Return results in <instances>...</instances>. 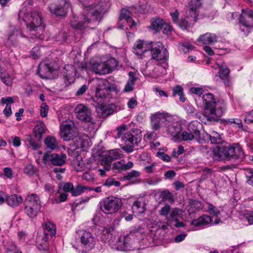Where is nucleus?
Returning <instances> with one entry per match:
<instances>
[{
	"mask_svg": "<svg viewBox=\"0 0 253 253\" xmlns=\"http://www.w3.org/2000/svg\"><path fill=\"white\" fill-rule=\"evenodd\" d=\"M169 212L170 215L167 217V222L169 226L176 227L184 226L183 223L178 220L180 212V210L178 209L174 208L171 211H170Z\"/></svg>",
	"mask_w": 253,
	"mask_h": 253,
	"instance_id": "obj_22",
	"label": "nucleus"
},
{
	"mask_svg": "<svg viewBox=\"0 0 253 253\" xmlns=\"http://www.w3.org/2000/svg\"><path fill=\"white\" fill-rule=\"evenodd\" d=\"M165 130L170 135L176 137L181 131V126L177 122H167L165 124Z\"/></svg>",
	"mask_w": 253,
	"mask_h": 253,
	"instance_id": "obj_25",
	"label": "nucleus"
},
{
	"mask_svg": "<svg viewBox=\"0 0 253 253\" xmlns=\"http://www.w3.org/2000/svg\"><path fill=\"white\" fill-rule=\"evenodd\" d=\"M225 123L226 124H235L238 126V127L241 128H243V125L242 124V120L238 118L233 119H227L224 120Z\"/></svg>",
	"mask_w": 253,
	"mask_h": 253,
	"instance_id": "obj_49",
	"label": "nucleus"
},
{
	"mask_svg": "<svg viewBox=\"0 0 253 253\" xmlns=\"http://www.w3.org/2000/svg\"><path fill=\"white\" fill-rule=\"evenodd\" d=\"M107 82L106 80L99 81L95 91L94 100L99 105L103 104L104 102L110 98L109 92L110 90L107 87Z\"/></svg>",
	"mask_w": 253,
	"mask_h": 253,
	"instance_id": "obj_13",
	"label": "nucleus"
},
{
	"mask_svg": "<svg viewBox=\"0 0 253 253\" xmlns=\"http://www.w3.org/2000/svg\"><path fill=\"white\" fill-rule=\"evenodd\" d=\"M211 142L213 144H218L222 141L220 135L216 131H212L209 134Z\"/></svg>",
	"mask_w": 253,
	"mask_h": 253,
	"instance_id": "obj_38",
	"label": "nucleus"
},
{
	"mask_svg": "<svg viewBox=\"0 0 253 253\" xmlns=\"http://www.w3.org/2000/svg\"><path fill=\"white\" fill-rule=\"evenodd\" d=\"M170 207L169 205L168 204H166L164 207L162 208L161 210L160 211V214L161 215L165 216L166 217V219L167 220V217L169 213L170 212Z\"/></svg>",
	"mask_w": 253,
	"mask_h": 253,
	"instance_id": "obj_56",
	"label": "nucleus"
},
{
	"mask_svg": "<svg viewBox=\"0 0 253 253\" xmlns=\"http://www.w3.org/2000/svg\"><path fill=\"white\" fill-rule=\"evenodd\" d=\"M19 37L25 38V37L19 28L11 26L7 39V43L10 45L14 44Z\"/></svg>",
	"mask_w": 253,
	"mask_h": 253,
	"instance_id": "obj_23",
	"label": "nucleus"
},
{
	"mask_svg": "<svg viewBox=\"0 0 253 253\" xmlns=\"http://www.w3.org/2000/svg\"><path fill=\"white\" fill-rule=\"evenodd\" d=\"M44 143L48 151H53L58 148V142L55 138L53 136H47L45 139Z\"/></svg>",
	"mask_w": 253,
	"mask_h": 253,
	"instance_id": "obj_34",
	"label": "nucleus"
},
{
	"mask_svg": "<svg viewBox=\"0 0 253 253\" xmlns=\"http://www.w3.org/2000/svg\"><path fill=\"white\" fill-rule=\"evenodd\" d=\"M90 141L89 139L86 136H83L81 145H80V149H83L84 151H86L90 145Z\"/></svg>",
	"mask_w": 253,
	"mask_h": 253,
	"instance_id": "obj_51",
	"label": "nucleus"
},
{
	"mask_svg": "<svg viewBox=\"0 0 253 253\" xmlns=\"http://www.w3.org/2000/svg\"><path fill=\"white\" fill-rule=\"evenodd\" d=\"M24 172L25 174L29 175H33L37 172V169L32 164H28L24 169Z\"/></svg>",
	"mask_w": 253,
	"mask_h": 253,
	"instance_id": "obj_47",
	"label": "nucleus"
},
{
	"mask_svg": "<svg viewBox=\"0 0 253 253\" xmlns=\"http://www.w3.org/2000/svg\"><path fill=\"white\" fill-rule=\"evenodd\" d=\"M169 117L168 113L164 112H157L151 115V126L153 130H159L161 126V123L166 124Z\"/></svg>",
	"mask_w": 253,
	"mask_h": 253,
	"instance_id": "obj_20",
	"label": "nucleus"
},
{
	"mask_svg": "<svg viewBox=\"0 0 253 253\" xmlns=\"http://www.w3.org/2000/svg\"><path fill=\"white\" fill-rule=\"evenodd\" d=\"M218 153L219 160H242L245 158L242 148L238 143L222 146L218 149Z\"/></svg>",
	"mask_w": 253,
	"mask_h": 253,
	"instance_id": "obj_4",
	"label": "nucleus"
},
{
	"mask_svg": "<svg viewBox=\"0 0 253 253\" xmlns=\"http://www.w3.org/2000/svg\"><path fill=\"white\" fill-rule=\"evenodd\" d=\"M22 197L16 194H13L8 197L6 199L7 204L12 207H15L19 206L23 202Z\"/></svg>",
	"mask_w": 253,
	"mask_h": 253,
	"instance_id": "obj_32",
	"label": "nucleus"
},
{
	"mask_svg": "<svg viewBox=\"0 0 253 253\" xmlns=\"http://www.w3.org/2000/svg\"><path fill=\"white\" fill-rule=\"evenodd\" d=\"M101 210L105 214H110L117 212L122 206V200L115 197L105 198L99 203Z\"/></svg>",
	"mask_w": 253,
	"mask_h": 253,
	"instance_id": "obj_8",
	"label": "nucleus"
},
{
	"mask_svg": "<svg viewBox=\"0 0 253 253\" xmlns=\"http://www.w3.org/2000/svg\"><path fill=\"white\" fill-rule=\"evenodd\" d=\"M229 69L228 68H220L218 72L220 78L222 80L225 86L230 85Z\"/></svg>",
	"mask_w": 253,
	"mask_h": 253,
	"instance_id": "obj_35",
	"label": "nucleus"
},
{
	"mask_svg": "<svg viewBox=\"0 0 253 253\" xmlns=\"http://www.w3.org/2000/svg\"><path fill=\"white\" fill-rule=\"evenodd\" d=\"M132 210L133 213L138 215L143 213L145 211V203L143 200H137L135 201L132 206Z\"/></svg>",
	"mask_w": 253,
	"mask_h": 253,
	"instance_id": "obj_31",
	"label": "nucleus"
},
{
	"mask_svg": "<svg viewBox=\"0 0 253 253\" xmlns=\"http://www.w3.org/2000/svg\"><path fill=\"white\" fill-rule=\"evenodd\" d=\"M194 23L195 22L192 21L190 19L187 20L186 19H181L176 24L183 30H188L191 28Z\"/></svg>",
	"mask_w": 253,
	"mask_h": 253,
	"instance_id": "obj_37",
	"label": "nucleus"
},
{
	"mask_svg": "<svg viewBox=\"0 0 253 253\" xmlns=\"http://www.w3.org/2000/svg\"><path fill=\"white\" fill-rule=\"evenodd\" d=\"M129 79L126 84L124 88V92H129L134 89L135 82L137 80V78L134 76L133 72L130 71L128 73Z\"/></svg>",
	"mask_w": 253,
	"mask_h": 253,
	"instance_id": "obj_30",
	"label": "nucleus"
},
{
	"mask_svg": "<svg viewBox=\"0 0 253 253\" xmlns=\"http://www.w3.org/2000/svg\"><path fill=\"white\" fill-rule=\"evenodd\" d=\"M122 155L121 151L119 149L110 150L104 154L100 161V164L106 170H110L113 160L119 159Z\"/></svg>",
	"mask_w": 253,
	"mask_h": 253,
	"instance_id": "obj_17",
	"label": "nucleus"
},
{
	"mask_svg": "<svg viewBox=\"0 0 253 253\" xmlns=\"http://www.w3.org/2000/svg\"><path fill=\"white\" fill-rule=\"evenodd\" d=\"M0 79L7 86H11L12 84L13 79L10 75L6 72H4L3 75H1Z\"/></svg>",
	"mask_w": 253,
	"mask_h": 253,
	"instance_id": "obj_43",
	"label": "nucleus"
},
{
	"mask_svg": "<svg viewBox=\"0 0 253 253\" xmlns=\"http://www.w3.org/2000/svg\"><path fill=\"white\" fill-rule=\"evenodd\" d=\"M203 208V204L199 201H195L193 202L191 205L190 208L192 209V211L194 212L198 211Z\"/></svg>",
	"mask_w": 253,
	"mask_h": 253,
	"instance_id": "obj_54",
	"label": "nucleus"
},
{
	"mask_svg": "<svg viewBox=\"0 0 253 253\" xmlns=\"http://www.w3.org/2000/svg\"><path fill=\"white\" fill-rule=\"evenodd\" d=\"M118 65L114 58L110 59L105 62H95L91 65V71L98 75H106L112 72Z\"/></svg>",
	"mask_w": 253,
	"mask_h": 253,
	"instance_id": "obj_10",
	"label": "nucleus"
},
{
	"mask_svg": "<svg viewBox=\"0 0 253 253\" xmlns=\"http://www.w3.org/2000/svg\"><path fill=\"white\" fill-rule=\"evenodd\" d=\"M67 156L65 154L60 155L46 153L43 157V161L45 164H51L54 166H62L66 163Z\"/></svg>",
	"mask_w": 253,
	"mask_h": 253,
	"instance_id": "obj_19",
	"label": "nucleus"
},
{
	"mask_svg": "<svg viewBox=\"0 0 253 253\" xmlns=\"http://www.w3.org/2000/svg\"><path fill=\"white\" fill-rule=\"evenodd\" d=\"M181 138L183 141L192 140L195 138L194 135L190 133L187 130L182 132L181 134Z\"/></svg>",
	"mask_w": 253,
	"mask_h": 253,
	"instance_id": "obj_55",
	"label": "nucleus"
},
{
	"mask_svg": "<svg viewBox=\"0 0 253 253\" xmlns=\"http://www.w3.org/2000/svg\"><path fill=\"white\" fill-rule=\"evenodd\" d=\"M193 48V46L188 42L183 43L180 47V49L182 50L184 53L189 52Z\"/></svg>",
	"mask_w": 253,
	"mask_h": 253,
	"instance_id": "obj_59",
	"label": "nucleus"
},
{
	"mask_svg": "<svg viewBox=\"0 0 253 253\" xmlns=\"http://www.w3.org/2000/svg\"><path fill=\"white\" fill-rule=\"evenodd\" d=\"M217 36L215 34L211 33H206L201 35L198 40V41L205 44H212L217 42Z\"/></svg>",
	"mask_w": 253,
	"mask_h": 253,
	"instance_id": "obj_26",
	"label": "nucleus"
},
{
	"mask_svg": "<svg viewBox=\"0 0 253 253\" xmlns=\"http://www.w3.org/2000/svg\"><path fill=\"white\" fill-rule=\"evenodd\" d=\"M242 216V219L247 221L249 225L253 224V210L246 211Z\"/></svg>",
	"mask_w": 253,
	"mask_h": 253,
	"instance_id": "obj_44",
	"label": "nucleus"
},
{
	"mask_svg": "<svg viewBox=\"0 0 253 253\" xmlns=\"http://www.w3.org/2000/svg\"><path fill=\"white\" fill-rule=\"evenodd\" d=\"M54 69L49 64L41 63L37 70V74L42 79H49Z\"/></svg>",
	"mask_w": 253,
	"mask_h": 253,
	"instance_id": "obj_24",
	"label": "nucleus"
},
{
	"mask_svg": "<svg viewBox=\"0 0 253 253\" xmlns=\"http://www.w3.org/2000/svg\"><path fill=\"white\" fill-rule=\"evenodd\" d=\"M45 130L44 125L42 123L37 124L34 128V132L35 137L40 140Z\"/></svg>",
	"mask_w": 253,
	"mask_h": 253,
	"instance_id": "obj_36",
	"label": "nucleus"
},
{
	"mask_svg": "<svg viewBox=\"0 0 253 253\" xmlns=\"http://www.w3.org/2000/svg\"><path fill=\"white\" fill-rule=\"evenodd\" d=\"M137 105V101L136 97H133L129 99L127 102V105L128 108L133 109Z\"/></svg>",
	"mask_w": 253,
	"mask_h": 253,
	"instance_id": "obj_63",
	"label": "nucleus"
},
{
	"mask_svg": "<svg viewBox=\"0 0 253 253\" xmlns=\"http://www.w3.org/2000/svg\"><path fill=\"white\" fill-rule=\"evenodd\" d=\"M208 211L211 214L216 217H219L220 214V210L211 204H208Z\"/></svg>",
	"mask_w": 253,
	"mask_h": 253,
	"instance_id": "obj_45",
	"label": "nucleus"
},
{
	"mask_svg": "<svg viewBox=\"0 0 253 253\" xmlns=\"http://www.w3.org/2000/svg\"><path fill=\"white\" fill-rule=\"evenodd\" d=\"M164 23V22L162 19L160 18H157L154 21H152L151 23V28L155 31L158 32L161 30L162 27H163Z\"/></svg>",
	"mask_w": 253,
	"mask_h": 253,
	"instance_id": "obj_41",
	"label": "nucleus"
},
{
	"mask_svg": "<svg viewBox=\"0 0 253 253\" xmlns=\"http://www.w3.org/2000/svg\"><path fill=\"white\" fill-rule=\"evenodd\" d=\"M184 151V147L180 145L177 149H174L172 152V157L174 158L178 157L180 155L182 154Z\"/></svg>",
	"mask_w": 253,
	"mask_h": 253,
	"instance_id": "obj_57",
	"label": "nucleus"
},
{
	"mask_svg": "<svg viewBox=\"0 0 253 253\" xmlns=\"http://www.w3.org/2000/svg\"><path fill=\"white\" fill-rule=\"evenodd\" d=\"M56 230L55 225L48 222L45 224L43 235H39L37 238V245L40 251H42V253H49L48 251V244L47 243L49 237L55 236Z\"/></svg>",
	"mask_w": 253,
	"mask_h": 253,
	"instance_id": "obj_6",
	"label": "nucleus"
},
{
	"mask_svg": "<svg viewBox=\"0 0 253 253\" xmlns=\"http://www.w3.org/2000/svg\"><path fill=\"white\" fill-rule=\"evenodd\" d=\"M161 197L169 203H173L174 201L173 196L168 190L162 191L160 194Z\"/></svg>",
	"mask_w": 253,
	"mask_h": 253,
	"instance_id": "obj_42",
	"label": "nucleus"
},
{
	"mask_svg": "<svg viewBox=\"0 0 253 253\" xmlns=\"http://www.w3.org/2000/svg\"><path fill=\"white\" fill-rule=\"evenodd\" d=\"M120 184L119 181H116L114 178L110 177L107 179L104 185L108 187L114 185L115 187H118L120 185Z\"/></svg>",
	"mask_w": 253,
	"mask_h": 253,
	"instance_id": "obj_52",
	"label": "nucleus"
},
{
	"mask_svg": "<svg viewBox=\"0 0 253 253\" xmlns=\"http://www.w3.org/2000/svg\"><path fill=\"white\" fill-rule=\"evenodd\" d=\"M211 221L212 219L210 216L204 214L199 218L193 220L191 221V224L197 227H202L210 224Z\"/></svg>",
	"mask_w": 253,
	"mask_h": 253,
	"instance_id": "obj_28",
	"label": "nucleus"
},
{
	"mask_svg": "<svg viewBox=\"0 0 253 253\" xmlns=\"http://www.w3.org/2000/svg\"><path fill=\"white\" fill-rule=\"evenodd\" d=\"M75 112L79 120L84 123H91L93 124L95 123L92 117L91 111L87 106L80 104L76 107Z\"/></svg>",
	"mask_w": 253,
	"mask_h": 253,
	"instance_id": "obj_16",
	"label": "nucleus"
},
{
	"mask_svg": "<svg viewBox=\"0 0 253 253\" xmlns=\"http://www.w3.org/2000/svg\"><path fill=\"white\" fill-rule=\"evenodd\" d=\"M96 111L98 116L100 118H105L113 113V110L110 107L104 105L103 104H99L96 107Z\"/></svg>",
	"mask_w": 253,
	"mask_h": 253,
	"instance_id": "obj_29",
	"label": "nucleus"
},
{
	"mask_svg": "<svg viewBox=\"0 0 253 253\" xmlns=\"http://www.w3.org/2000/svg\"><path fill=\"white\" fill-rule=\"evenodd\" d=\"M124 163L122 161H118L113 164L112 169L115 173L122 172L124 170Z\"/></svg>",
	"mask_w": 253,
	"mask_h": 253,
	"instance_id": "obj_46",
	"label": "nucleus"
},
{
	"mask_svg": "<svg viewBox=\"0 0 253 253\" xmlns=\"http://www.w3.org/2000/svg\"><path fill=\"white\" fill-rule=\"evenodd\" d=\"M70 4L66 0H61L58 2L50 4L48 7L50 11L58 16H64L67 13Z\"/></svg>",
	"mask_w": 253,
	"mask_h": 253,
	"instance_id": "obj_18",
	"label": "nucleus"
},
{
	"mask_svg": "<svg viewBox=\"0 0 253 253\" xmlns=\"http://www.w3.org/2000/svg\"><path fill=\"white\" fill-rule=\"evenodd\" d=\"M23 14H24L23 19L28 28L32 30H35L38 28L41 29L42 31L43 30L44 27L41 26L42 18L38 11H32L31 12L21 11L19 16H21Z\"/></svg>",
	"mask_w": 253,
	"mask_h": 253,
	"instance_id": "obj_9",
	"label": "nucleus"
},
{
	"mask_svg": "<svg viewBox=\"0 0 253 253\" xmlns=\"http://www.w3.org/2000/svg\"><path fill=\"white\" fill-rule=\"evenodd\" d=\"M27 141L31 147H32L34 150H36L39 147L40 145L39 143L34 141L31 135H28L27 137Z\"/></svg>",
	"mask_w": 253,
	"mask_h": 253,
	"instance_id": "obj_60",
	"label": "nucleus"
},
{
	"mask_svg": "<svg viewBox=\"0 0 253 253\" xmlns=\"http://www.w3.org/2000/svg\"><path fill=\"white\" fill-rule=\"evenodd\" d=\"M87 187L78 185L76 188L73 187L72 192L73 196H77L81 195L85 189H87Z\"/></svg>",
	"mask_w": 253,
	"mask_h": 253,
	"instance_id": "obj_50",
	"label": "nucleus"
},
{
	"mask_svg": "<svg viewBox=\"0 0 253 253\" xmlns=\"http://www.w3.org/2000/svg\"><path fill=\"white\" fill-rule=\"evenodd\" d=\"M125 145L122 149L127 153L133 151L134 146H137L141 140V131L139 129H132L126 132L122 138Z\"/></svg>",
	"mask_w": 253,
	"mask_h": 253,
	"instance_id": "obj_7",
	"label": "nucleus"
},
{
	"mask_svg": "<svg viewBox=\"0 0 253 253\" xmlns=\"http://www.w3.org/2000/svg\"><path fill=\"white\" fill-rule=\"evenodd\" d=\"M83 2L84 11L79 17L73 16L71 20V27L77 30H82L92 22L96 21L101 12L109 6V3L105 0L97 1V4L94 5L90 0H78Z\"/></svg>",
	"mask_w": 253,
	"mask_h": 253,
	"instance_id": "obj_1",
	"label": "nucleus"
},
{
	"mask_svg": "<svg viewBox=\"0 0 253 253\" xmlns=\"http://www.w3.org/2000/svg\"><path fill=\"white\" fill-rule=\"evenodd\" d=\"M148 44L145 42L144 41L140 40L137 41L133 47V52L136 55H142L145 52L149 50Z\"/></svg>",
	"mask_w": 253,
	"mask_h": 253,
	"instance_id": "obj_27",
	"label": "nucleus"
},
{
	"mask_svg": "<svg viewBox=\"0 0 253 253\" xmlns=\"http://www.w3.org/2000/svg\"><path fill=\"white\" fill-rule=\"evenodd\" d=\"M140 235L138 231L131 232L126 236L119 237L115 236L112 237L108 240V243L112 249L119 251H129L139 250L140 246L139 245V239L135 237Z\"/></svg>",
	"mask_w": 253,
	"mask_h": 253,
	"instance_id": "obj_3",
	"label": "nucleus"
},
{
	"mask_svg": "<svg viewBox=\"0 0 253 253\" xmlns=\"http://www.w3.org/2000/svg\"><path fill=\"white\" fill-rule=\"evenodd\" d=\"M120 22L122 25L119 26L121 29L128 30V27L126 26L127 24L130 29H131L135 26V23L133 19L130 16V12L126 9H122L120 13Z\"/></svg>",
	"mask_w": 253,
	"mask_h": 253,
	"instance_id": "obj_21",
	"label": "nucleus"
},
{
	"mask_svg": "<svg viewBox=\"0 0 253 253\" xmlns=\"http://www.w3.org/2000/svg\"><path fill=\"white\" fill-rule=\"evenodd\" d=\"M201 125V124L197 121L191 122L188 125L187 130L194 135L195 138H199L200 136V131L198 126Z\"/></svg>",
	"mask_w": 253,
	"mask_h": 253,
	"instance_id": "obj_33",
	"label": "nucleus"
},
{
	"mask_svg": "<svg viewBox=\"0 0 253 253\" xmlns=\"http://www.w3.org/2000/svg\"><path fill=\"white\" fill-rule=\"evenodd\" d=\"M204 111L202 114L197 113L196 116L204 124L215 121L221 117L226 109V104L222 99L216 100L211 93L204 94L202 97Z\"/></svg>",
	"mask_w": 253,
	"mask_h": 253,
	"instance_id": "obj_2",
	"label": "nucleus"
},
{
	"mask_svg": "<svg viewBox=\"0 0 253 253\" xmlns=\"http://www.w3.org/2000/svg\"><path fill=\"white\" fill-rule=\"evenodd\" d=\"M247 182L253 187V169H248L246 171Z\"/></svg>",
	"mask_w": 253,
	"mask_h": 253,
	"instance_id": "obj_53",
	"label": "nucleus"
},
{
	"mask_svg": "<svg viewBox=\"0 0 253 253\" xmlns=\"http://www.w3.org/2000/svg\"><path fill=\"white\" fill-rule=\"evenodd\" d=\"M31 53L34 59L39 58L41 54L40 47L38 46L33 47L31 51Z\"/></svg>",
	"mask_w": 253,
	"mask_h": 253,
	"instance_id": "obj_64",
	"label": "nucleus"
},
{
	"mask_svg": "<svg viewBox=\"0 0 253 253\" xmlns=\"http://www.w3.org/2000/svg\"><path fill=\"white\" fill-rule=\"evenodd\" d=\"M197 11L195 9L188 8L186 12V18L188 19H190L192 21L196 22L197 20Z\"/></svg>",
	"mask_w": 253,
	"mask_h": 253,
	"instance_id": "obj_40",
	"label": "nucleus"
},
{
	"mask_svg": "<svg viewBox=\"0 0 253 253\" xmlns=\"http://www.w3.org/2000/svg\"><path fill=\"white\" fill-rule=\"evenodd\" d=\"M48 112V106L45 103H42L41 106V115L42 117H45L47 116Z\"/></svg>",
	"mask_w": 253,
	"mask_h": 253,
	"instance_id": "obj_62",
	"label": "nucleus"
},
{
	"mask_svg": "<svg viewBox=\"0 0 253 253\" xmlns=\"http://www.w3.org/2000/svg\"><path fill=\"white\" fill-rule=\"evenodd\" d=\"M157 157L166 162H169L170 161L171 157L165 153L163 150L159 149V151L157 153Z\"/></svg>",
	"mask_w": 253,
	"mask_h": 253,
	"instance_id": "obj_48",
	"label": "nucleus"
},
{
	"mask_svg": "<svg viewBox=\"0 0 253 253\" xmlns=\"http://www.w3.org/2000/svg\"><path fill=\"white\" fill-rule=\"evenodd\" d=\"M80 241L83 249L79 251L80 253H87L91 250L96 243V239L89 231L84 230L81 235Z\"/></svg>",
	"mask_w": 253,
	"mask_h": 253,
	"instance_id": "obj_15",
	"label": "nucleus"
},
{
	"mask_svg": "<svg viewBox=\"0 0 253 253\" xmlns=\"http://www.w3.org/2000/svg\"><path fill=\"white\" fill-rule=\"evenodd\" d=\"M201 3L200 0H191L189 8L197 10L200 7Z\"/></svg>",
	"mask_w": 253,
	"mask_h": 253,
	"instance_id": "obj_61",
	"label": "nucleus"
},
{
	"mask_svg": "<svg viewBox=\"0 0 253 253\" xmlns=\"http://www.w3.org/2000/svg\"><path fill=\"white\" fill-rule=\"evenodd\" d=\"M24 205L26 214L31 218L38 215L42 207L40 198L36 194L27 195L24 202Z\"/></svg>",
	"mask_w": 253,
	"mask_h": 253,
	"instance_id": "obj_5",
	"label": "nucleus"
},
{
	"mask_svg": "<svg viewBox=\"0 0 253 253\" xmlns=\"http://www.w3.org/2000/svg\"><path fill=\"white\" fill-rule=\"evenodd\" d=\"M148 48L151 51L152 59L162 61L168 58V51L161 42H150L148 44Z\"/></svg>",
	"mask_w": 253,
	"mask_h": 253,
	"instance_id": "obj_11",
	"label": "nucleus"
},
{
	"mask_svg": "<svg viewBox=\"0 0 253 253\" xmlns=\"http://www.w3.org/2000/svg\"><path fill=\"white\" fill-rule=\"evenodd\" d=\"M78 134L77 128L73 123L63 122L60 126V135L65 141L74 139Z\"/></svg>",
	"mask_w": 253,
	"mask_h": 253,
	"instance_id": "obj_14",
	"label": "nucleus"
},
{
	"mask_svg": "<svg viewBox=\"0 0 253 253\" xmlns=\"http://www.w3.org/2000/svg\"><path fill=\"white\" fill-rule=\"evenodd\" d=\"M74 71H72L71 73H66V75L64 77L65 82L66 84H69L74 82V78L73 76Z\"/></svg>",
	"mask_w": 253,
	"mask_h": 253,
	"instance_id": "obj_58",
	"label": "nucleus"
},
{
	"mask_svg": "<svg viewBox=\"0 0 253 253\" xmlns=\"http://www.w3.org/2000/svg\"><path fill=\"white\" fill-rule=\"evenodd\" d=\"M140 175V172L139 171L132 170L127 173L126 175L124 176L123 179L125 180H133L136 179Z\"/></svg>",
	"mask_w": 253,
	"mask_h": 253,
	"instance_id": "obj_39",
	"label": "nucleus"
},
{
	"mask_svg": "<svg viewBox=\"0 0 253 253\" xmlns=\"http://www.w3.org/2000/svg\"><path fill=\"white\" fill-rule=\"evenodd\" d=\"M240 30L248 34L249 29L253 27V11L249 9H242L240 17Z\"/></svg>",
	"mask_w": 253,
	"mask_h": 253,
	"instance_id": "obj_12",
	"label": "nucleus"
}]
</instances>
